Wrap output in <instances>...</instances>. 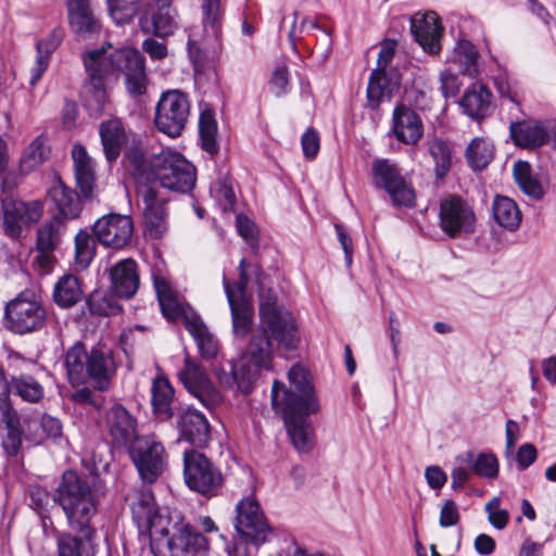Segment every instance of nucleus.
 I'll list each match as a JSON object with an SVG mask.
<instances>
[{
	"label": "nucleus",
	"instance_id": "obj_32",
	"mask_svg": "<svg viewBox=\"0 0 556 556\" xmlns=\"http://www.w3.org/2000/svg\"><path fill=\"white\" fill-rule=\"evenodd\" d=\"M401 85L397 75H389L387 70L376 68L369 77L367 99L370 108L376 109L384 97L390 98Z\"/></svg>",
	"mask_w": 556,
	"mask_h": 556
},
{
	"label": "nucleus",
	"instance_id": "obj_59",
	"mask_svg": "<svg viewBox=\"0 0 556 556\" xmlns=\"http://www.w3.org/2000/svg\"><path fill=\"white\" fill-rule=\"evenodd\" d=\"M237 227L240 236L250 244L251 248H257V240L255 237V225L247 216H237Z\"/></svg>",
	"mask_w": 556,
	"mask_h": 556
},
{
	"label": "nucleus",
	"instance_id": "obj_40",
	"mask_svg": "<svg viewBox=\"0 0 556 556\" xmlns=\"http://www.w3.org/2000/svg\"><path fill=\"white\" fill-rule=\"evenodd\" d=\"M7 430L2 446L9 455H16L22 444L20 417L13 407L0 410V428Z\"/></svg>",
	"mask_w": 556,
	"mask_h": 556
},
{
	"label": "nucleus",
	"instance_id": "obj_57",
	"mask_svg": "<svg viewBox=\"0 0 556 556\" xmlns=\"http://www.w3.org/2000/svg\"><path fill=\"white\" fill-rule=\"evenodd\" d=\"M460 515L456 503L452 500H446L440 511L439 522L443 528L453 527L458 523Z\"/></svg>",
	"mask_w": 556,
	"mask_h": 556
},
{
	"label": "nucleus",
	"instance_id": "obj_41",
	"mask_svg": "<svg viewBox=\"0 0 556 556\" xmlns=\"http://www.w3.org/2000/svg\"><path fill=\"white\" fill-rule=\"evenodd\" d=\"M456 462L466 464L481 478L493 479L498 473V460L492 453L475 454L471 451L456 457Z\"/></svg>",
	"mask_w": 556,
	"mask_h": 556
},
{
	"label": "nucleus",
	"instance_id": "obj_30",
	"mask_svg": "<svg viewBox=\"0 0 556 556\" xmlns=\"http://www.w3.org/2000/svg\"><path fill=\"white\" fill-rule=\"evenodd\" d=\"M67 10L74 33L86 37L99 31L100 25L90 8V0H68Z\"/></svg>",
	"mask_w": 556,
	"mask_h": 556
},
{
	"label": "nucleus",
	"instance_id": "obj_21",
	"mask_svg": "<svg viewBox=\"0 0 556 556\" xmlns=\"http://www.w3.org/2000/svg\"><path fill=\"white\" fill-rule=\"evenodd\" d=\"M136 521L140 530L151 531L156 525L168 523V520L159 514L155 500L151 489L142 484L136 488L126 497Z\"/></svg>",
	"mask_w": 556,
	"mask_h": 556
},
{
	"label": "nucleus",
	"instance_id": "obj_17",
	"mask_svg": "<svg viewBox=\"0 0 556 556\" xmlns=\"http://www.w3.org/2000/svg\"><path fill=\"white\" fill-rule=\"evenodd\" d=\"M3 229L11 238H20L24 228L37 223L42 215L38 201L24 202L7 195L2 200Z\"/></svg>",
	"mask_w": 556,
	"mask_h": 556
},
{
	"label": "nucleus",
	"instance_id": "obj_2",
	"mask_svg": "<svg viewBox=\"0 0 556 556\" xmlns=\"http://www.w3.org/2000/svg\"><path fill=\"white\" fill-rule=\"evenodd\" d=\"M88 84L97 91L99 101L105 98L106 84L114 81L121 74L125 75L127 91L141 96L147 91L144 58L132 48L109 51L100 48L83 55Z\"/></svg>",
	"mask_w": 556,
	"mask_h": 556
},
{
	"label": "nucleus",
	"instance_id": "obj_35",
	"mask_svg": "<svg viewBox=\"0 0 556 556\" xmlns=\"http://www.w3.org/2000/svg\"><path fill=\"white\" fill-rule=\"evenodd\" d=\"M154 288L156 291L157 300L162 314L170 320L179 317L182 318L185 324V314L193 312L191 308H186L177 298L176 292L172 289L168 281L163 277H154Z\"/></svg>",
	"mask_w": 556,
	"mask_h": 556
},
{
	"label": "nucleus",
	"instance_id": "obj_14",
	"mask_svg": "<svg viewBox=\"0 0 556 556\" xmlns=\"http://www.w3.org/2000/svg\"><path fill=\"white\" fill-rule=\"evenodd\" d=\"M440 227L451 238L472 233L476 215L472 207L459 197H448L440 204Z\"/></svg>",
	"mask_w": 556,
	"mask_h": 556
},
{
	"label": "nucleus",
	"instance_id": "obj_44",
	"mask_svg": "<svg viewBox=\"0 0 556 556\" xmlns=\"http://www.w3.org/2000/svg\"><path fill=\"white\" fill-rule=\"evenodd\" d=\"M75 256L74 265L77 269H86L97 251V239H94L87 230L80 229L75 236Z\"/></svg>",
	"mask_w": 556,
	"mask_h": 556
},
{
	"label": "nucleus",
	"instance_id": "obj_20",
	"mask_svg": "<svg viewBox=\"0 0 556 556\" xmlns=\"http://www.w3.org/2000/svg\"><path fill=\"white\" fill-rule=\"evenodd\" d=\"M289 381L292 389L287 390L285 384L275 381L271 388V404L275 408L288 407L289 395L295 399V402H305L308 400L317 401L314 387L311 383L309 372L301 365H293L289 370Z\"/></svg>",
	"mask_w": 556,
	"mask_h": 556
},
{
	"label": "nucleus",
	"instance_id": "obj_63",
	"mask_svg": "<svg viewBox=\"0 0 556 556\" xmlns=\"http://www.w3.org/2000/svg\"><path fill=\"white\" fill-rule=\"evenodd\" d=\"M40 427L48 438L58 439L62 435V424L58 418L53 416L43 415L40 418Z\"/></svg>",
	"mask_w": 556,
	"mask_h": 556
},
{
	"label": "nucleus",
	"instance_id": "obj_23",
	"mask_svg": "<svg viewBox=\"0 0 556 556\" xmlns=\"http://www.w3.org/2000/svg\"><path fill=\"white\" fill-rule=\"evenodd\" d=\"M410 31L424 51L435 54L441 50L443 27L435 12L416 13L410 20Z\"/></svg>",
	"mask_w": 556,
	"mask_h": 556
},
{
	"label": "nucleus",
	"instance_id": "obj_52",
	"mask_svg": "<svg viewBox=\"0 0 556 556\" xmlns=\"http://www.w3.org/2000/svg\"><path fill=\"white\" fill-rule=\"evenodd\" d=\"M244 369H248L247 365H243L239 359L237 364L231 365L230 371H226L223 368H215L214 372L220 386L229 389L237 387L242 393H249L252 391L254 383H250L247 388L243 387L242 378H245V375L243 376Z\"/></svg>",
	"mask_w": 556,
	"mask_h": 556
},
{
	"label": "nucleus",
	"instance_id": "obj_33",
	"mask_svg": "<svg viewBox=\"0 0 556 556\" xmlns=\"http://www.w3.org/2000/svg\"><path fill=\"white\" fill-rule=\"evenodd\" d=\"M62 28H54L47 38L39 40L36 45L37 56L35 64L30 67L29 84L34 86L46 72L49 65L50 55L56 50L63 40Z\"/></svg>",
	"mask_w": 556,
	"mask_h": 556
},
{
	"label": "nucleus",
	"instance_id": "obj_1",
	"mask_svg": "<svg viewBox=\"0 0 556 556\" xmlns=\"http://www.w3.org/2000/svg\"><path fill=\"white\" fill-rule=\"evenodd\" d=\"M53 500L64 511L70 529L79 533L59 535L58 556H94L91 520L98 509V498L88 480L75 471H65Z\"/></svg>",
	"mask_w": 556,
	"mask_h": 556
},
{
	"label": "nucleus",
	"instance_id": "obj_25",
	"mask_svg": "<svg viewBox=\"0 0 556 556\" xmlns=\"http://www.w3.org/2000/svg\"><path fill=\"white\" fill-rule=\"evenodd\" d=\"M392 129L396 139L406 144H415L424 134L419 115L404 104L397 105L393 112Z\"/></svg>",
	"mask_w": 556,
	"mask_h": 556
},
{
	"label": "nucleus",
	"instance_id": "obj_8",
	"mask_svg": "<svg viewBox=\"0 0 556 556\" xmlns=\"http://www.w3.org/2000/svg\"><path fill=\"white\" fill-rule=\"evenodd\" d=\"M276 409L283 415L288 435L295 450L301 453L311 451L314 430L307 417L318 412V401L308 400L300 403L295 402L292 395H289L288 407Z\"/></svg>",
	"mask_w": 556,
	"mask_h": 556
},
{
	"label": "nucleus",
	"instance_id": "obj_64",
	"mask_svg": "<svg viewBox=\"0 0 556 556\" xmlns=\"http://www.w3.org/2000/svg\"><path fill=\"white\" fill-rule=\"evenodd\" d=\"M427 483L431 489H441L447 480V476L439 466H429L425 470Z\"/></svg>",
	"mask_w": 556,
	"mask_h": 556
},
{
	"label": "nucleus",
	"instance_id": "obj_15",
	"mask_svg": "<svg viewBox=\"0 0 556 556\" xmlns=\"http://www.w3.org/2000/svg\"><path fill=\"white\" fill-rule=\"evenodd\" d=\"M178 378L190 394L208 409L215 408L222 402L219 391L213 386L204 368L192 361L189 355L185 357L184 367Z\"/></svg>",
	"mask_w": 556,
	"mask_h": 556
},
{
	"label": "nucleus",
	"instance_id": "obj_10",
	"mask_svg": "<svg viewBox=\"0 0 556 556\" xmlns=\"http://www.w3.org/2000/svg\"><path fill=\"white\" fill-rule=\"evenodd\" d=\"M129 455L143 482L152 483L166 468V452L155 435L139 437L129 446Z\"/></svg>",
	"mask_w": 556,
	"mask_h": 556
},
{
	"label": "nucleus",
	"instance_id": "obj_27",
	"mask_svg": "<svg viewBox=\"0 0 556 556\" xmlns=\"http://www.w3.org/2000/svg\"><path fill=\"white\" fill-rule=\"evenodd\" d=\"M509 134L515 146L522 149H535L543 146L548 134L544 126L538 121L511 122Z\"/></svg>",
	"mask_w": 556,
	"mask_h": 556
},
{
	"label": "nucleus",
	"instance_id": "obj_4",
	"mask_svg": "<svg viewBox=\"0 0 556 556\" xmlns=\"http://www.w3.org/2000/svg\"><path fill=\"white\" fill-rule=\"evenodd\" d=\"M260 329L270 337L279 348L287 351L296 349L300 333L291 313L277 303L270 291L260 292Z\"/></svg>",
	"mask_w": 556,
	"mask_h": 556
},
{
	"label": "nucleus",
	"instance_id": "obj_11",
	"mask_svg": "<svg viewBox=\"0 0 556 556\" xmlns=\"http://www.w3.org/2000/svg\"><path fill=\"white\" fill-rule=\"evenodd\" d=\"M184 477L187 485L203 495H215L223 477L217 467L201 452L190 450L184 453Z\"/></svg>",
	"mask_w": 556,
	"mask_h": 556
},
{
	"label": "nucleus",
	"instance_id": "obj_28",
	"mask_svg": "<svg viewBox=\"0 0 556 556\" xmlns=\"http://www.w3.org/2000/svg\"><path fill=\"white\" fill-rule=\"evenodd\" d=\"M224 289L231 311L233 333L237 337H244L251 329L253 308L244 298H237L231 283L224 277Z\"/></svg>",
	"mask_w": 556,
	"mask_h": 556
},
{
	"label": "nucleus",
	"instance_id": "obj_60",
	"mask_svg": "<svg viewBox=\"0 0 556 556\" xmlns=\"http://www.w3.org/2000/svg\"><path fill=\"white\" fill-rule=\"evenodd\" d=\"M271 88L277 97L287 92L289 85V74L286 65L277 66L270 79Z\"/></svg>",
	"mask_w": 556,
	"mask_h": 556
},
{
	"label": "nucleus",
	"instance_id": "obj_55",
	"mask_svg": "<svg viewBox=\"0 0 556 556\" xmlns=\"http://www.w3.org/2000/svg\"><path fill=\"white\" fill-rule=\"evenodd\" d=\"M88 305L92 313L98 315H112L121 311V306L106 293L96 291L88 299Z\"/></svg>",
	"mask_w": 556,
	"mask_h": 556
},
{
	"label": "nucleus",
	"instance_id": "obj_34",
	"mask_svg": "<svg viewBox=\"0 0 556 556\" xmlns=\"http://www.w3.org/2000/svg\"><path fill=\"white\" fill-rule=\"evenodd\" d=\"M75 178L77 186L84 198L88 199L92 194L94 186V170L92 161L89 157L85 147L75 144L72 150Z\"/></svg>",
	"mask_w": 556,
	"mask_h": 556
},
{
	"label": "nucleus",
	"instance_id": "obj_43",
	"mask_svg": "<svg viewBox=\"0 0 556 556\" xmlns=\"http://www.w3.org/2000/svg\"><path fill=\"white\" fill-rule=\"evenodd\" d=\"M156 11L152 12L153 31L157 37L172 35L177 26L175 20V10L170 5V0H153Z\"/></svg>",
	"mask_w": 556,
	"mask_h": 556
},
{
	"label": "nucleus",
	"instance_id": "obj_56",
	"mask_svg": "<svg viewBox=\"0 0 556 556\" xmlns=\"http://www.w3.org/2000/svg\"><path fill=\"white\" fill-rule=\"evenodd\" d=\"M211 192L222 203L225 210L231 208L236 203V195L231 186L225 180L219 179L211 187Z\"/></svg>",
	"mask_w": 556,
	"mask_h": 556
},
{
	"label": "nucleus",
	"instance_id": "obj_18",
	"mask_svg": "<svg viewBox=\"0 0 556 556\" xmlns=\"http://www.w3.org/2000/svg\"><path fill=\"white\" fill-rule=\"evenodd\" d=\"M92 232L103 247L118 250L129 244L131 240L132 219L128 215L108 214L96 220Z\"/></svg>",
	"mask_w": 556,
	"mask_h": 556
},
{
	"label": "nucleus",
	"instance_id": "obj_5",
	"mask_svg": "<svg viewBox=\"0 0 556 556\" xmlns=\"http://www.w3.org/2000/svg\"><path fill=\"white\" fill-rule=\"evenodd\" d=\"M168 523H160L151 530L150 547L155 556H204L208 541L190 525L180 526L169 534Z\"/></svg>",
	"mask_w": 556,
	"mask_h": 556
},
{
	"label": "nucleus",
	"instance_id": "obj_62",
	"mask_svg": "<svg viewBox=\"0 0 556 556\" xmlns=\"http://www.w3.org/2000/svg\"><path fill=\"white\" fill-rule=\"evenodd\" d=\"M167 216H153L144 218L146 232L150 238L160 239L167 231Z\"/></svg>",
	"mask_w": 556,
	"mask_h": 556
},
{
	"label": "nucleus",
	"instance_id": "obj_61",
	"mask_svg": "<svg viewBox=\"0 0 556 556\" xmlns=\"http://www.w3.org/2000/svg\"><path fill=\"white\" fill-rule=\"evenodd\" d=\"M303 153L307 159H314L319 151V137L315 129H307L301 139Z\"/></svg>",
	"mask_w": 556,
	"mask_h": 556
},
{
	"label": "nucleus",
	"instance_id": "obj_48",
	"mask_svg": "<svg viewBox=\"0 0 556 556\" xmlns=\"http://www.w3.org/2000/svg\"><path fill=\"white\" fill-rule=\"evenodd\" d=\"M137 192L142 199L144 218L153 217L154 215L167 216L166 200L154 186L139 185Z\"/></svg>",
	"mask_w": 556,
	"mask_h": 556
},
{
	"label": "nucleus",
	"instance_id": "obj_50",
	"mask_svg": "<svg viewBox=\"0 0 556 556\" xmlns=\"http://www.w3.org/2000/svg\"><path fill=\"white\" fill-rule=\"evenodd\" d=\"M199 132L202 141V148L210 154L218 151L216 141L217 124L212 111H203L199 119Z\"/></svg>",
	"mask_w": 556,
	"mask_h": 556
},
{
	"label": "nucleus",
	"instance_id": "obj_47",
	"mask_svg": "<svg viewBox=\"0 0 556 556\" xmlns=\"http://www.w3.org/2000/svg\"><path fill=\"white\" fill-rule=\"evenodd\" d=\"M514 177L525 194L535 200H540L543 197V188L541 184L532 177L531 166L528 162L518 161L515 163Z\"/></svg>",
	"mask_w": 556,
	"mask_h": 556
},
{
	"label": "nucleus",
	"instance_id": "obj_45",
	"mask_svg": "<svg viewBox=\"0 0 556 556\" xmlns=\"http://www.w3.org/2000/svg\"><path fill=\"white\" fill-rule=\"evenodd\" d=\"M62 220L54 216L37 230L36 251L54 252L61 241Z\"/></svg>",
	"mask_w": 556,
	"mask_h": 556
},
{
	"label": "nucleus",
	"instance_id": "obj_7",
	"mask_svg": "<svg viewBox=\"0 0 556 556\" xmlns=\"http://www.w3.org/2000/svg\"><path fill=\"white\" fill-rule=\"evenodd\" d=\"M47 320V311L42 303L30 292H21L7 303L4 325L17 334L31 333L40 330Z\"/></svg>",
	"mask_w": 556,
	"mask_h": 556
},
{
	"label": "nucleus",
	"instance_id": "obj_26",
	"mask_svg": "<svg viewBox=\"0 0 556 556\" xmlns=\"http://www.w3.org/2000/svg\"><path fill=\"white\" fill-rule=\"evenodd\" d=\"M185 328L197 343L198 351L204 359H213L219 351L218 340L210 332L206 325L195 312L185 314Z\"/></svg>",
	"mask_w": 556,
	"mask_h": 556
},
{
	"label": "nucleus",
	"instance_id": "obj_49",
	"mask_svg": "<svg viewBox=\"0 0 556 556\" xmlns=\"http://www.w3.org/2000/svg\"><path fill=\"white\" fill-rule=\"evenodd\" d=\"M494 156L493 146L485 139L476 138L467 148L466 157L473 169H482L488 166Z\"/></svg>",
	"mask_w": 556,
	"mask_h": 556
},
{
	"label": "nucleus",
	"instance_id": "obj_6",
	"mask_svg": "<svg viewBox=\"0 0 556 556\" xmlns=\"http://www.w3.org/2000/svg\"><path fill=\"white\" fill-rule=\"evenodd\" d=\"M151 170L165 189L186 193L195 186V168L179 153L162 151L155 154L151 160Z\"/></svg>",
	"mask_w": 556,
	"mask_h": 556
},
{
	"label": "nucleus",
	"instance_id": "obj_37",
	"mask_svg": "<svg viewBox=\"0 0 556 556\" xmlns=\"http://www.w3.org/2000/svg\"><path fill=\"white\" fill-rule=\"evenodd\" d=\"M494 220L508 231H515L521 224V212L516 202L504 195H496L492 204Z\"/></svg>",
	"mask_w": 556,
	"mask_h": 556
},
{
	"label": "nucleus",
	"instance_id": "obj_3",
	"mask_svg": "<svg viewBox=\"0 0 556 556\" xmlns=\"http://www.w3.org/2000/svg\"><path fill=\"white\" fill-rule=\"evenodd\" d=\"M64 365L72 384H81L89 378L93 388L99 391L110 388L117 368L110 348L94 345L87 351L80 341L66 351Z\"/></svg>",
	"mask_w": 556,
	"mask_h": 556
},
{
	"label": "nucleus",
	"instance_id": "obj_24",
	"mask_svg": "<svg viewBox=\"0 0 556 556\" xmlns=\"http://www.w3.org/2000/svg\"><path fill=\"white\" fill-rule=\"evenodd\" d=\"M111 290L121 299L132 298L139 289L138 265L132 258L117 262L110 268Z\"/></svg>",
	"mask_w": 556,
	"mask_h": 556
},
{
	"label": "nucleus",
	"instance_id": "obj_54",
	"mask_svg": "<svg viewBox=\"0 0 556 556\" xmlns=\"http://www.w3.org/2000/svg\"><path fill=\"white\" fill-rule=\"evenodd\" d=\"M109 12L117 24L128 23L138 12L141 0H106Z\"/></svg>",
	"mask_w": 556,
	"mask_h": 556
},
{
	"label": "nucleus",
	"instance_id": "obj_9",
	"mask_svg": "<svg viewBox=\"0 0 556 556\" xmlns=\"http://www.w3.org/2000/svg\"><path fill=\"white\" fill-rule=\"evenodd\" d=\"M371 169L375 186L389 194L394 206L415 205L416 194L412 182L395 163L387 159L376 160Z\"/></svg>",
	"mask_w": 556,
	"mask_h": 556
},
{
	"label": "nucleus",
	"instance_id": "obj_53",
	"mask_svg": "<svg viewBox=\"0 0 556 556\" xmlns=\"http://www.w3.org/2000/svg\"><path fill=\"white\" fill-rule=\"evenodd\" d=\"M428 151L435 163L437 176L444 177L452 164V152L448 144L435 138L428 143Z\"/></svg>",
	"mask_w": 556,
	"mask_h": 556
},
{
	"label": "nucleus",
	"instance_id": "obj_29",
	"mask_svg": "<svg viewBox=\"0 0 556 556\" xmlns=\"http://www.w3.org/2000/svg\"><path fill=\"white\" fill-rule=\"evenodd\" d=\"M99 135L105 159L109 162H114L127 142V135L122 121L111 118L102 122L99 127Z\"/></svg>",
	"mask_w": 556,
	"mask_h": 556
},
{
	"label": "nucleus",
	"instance_id": "obj_38",
	"mask_svg": "<svg viewBox=\"0 0 556 556\" xmlns=\"http://www.w3.org/2000/svg\"><path fill=\"white\" fill-rule=\"evenodd\" d=\"M83 298L79 279L72 274H65L59 278L53 289L55 304L68 308L77 304Z\"/></svg>",
	"mask_w": 556,
	"mask_h": 556
},
{
	"label": "nucleus",
	"instance_id": "obj_22",
	"mask_svg": "<svg viewBox=\"0 0 556 556\" xmlns=\"http://www.w3.org/2000/svg\"><path fill=\"white\" fill-rule=\"evenodd\" d=\"M176 428L181 440L198 447L206 446L211 439V426L206 417L192 407L178 412Z\"/></svg>",
	"mask_w": 556,
	"mask_h": 556
},
{
	"label": "nucleus",
	"instance_id": "obj_42",
	"mask_svg": "<svg viewBox=\"0 0 556 556\" xmlns=\"http://www.w3.org/2000/svg\"><path fill=\"white\" fill-rule=\"evenodd\" d=\"M28 403H38L43 397L42 386L30 375L18 374L10 378V394Z\"/></svg>",
	"mask_w": 556,
	"mask_h": 556
},
{
	"label": "nucleus",
	"instance_id": "obj_16",
	"mask_svg": "<svg viewBox=\"0 0 556 556\" xmlns=\"http://www.w3.org/2000/svg\"><path fill=\"white\" fill-rule=\"evenodd\" d=\"M103 425L115 447H128L139 438L137 418L119 403L104 409Z\"/></svg>",
	"mask_w": 556,
	"mask_h": 556
},
{
	"label": "nucleus",
	"instance_id": "obj_58",
	"mask_svg": "<svg viewBox=\"0 0 556 556\" xmlns=\"http://www.w3.org/2000/svg\"><path fill=\"white\" fill-rule=\"evenodd\" d=\"M441 91L445 98L455 97L460 89L458 76L450 71L440 74Z\"/></svg>",
	"mask_w": 556,
	"mask_h": 556
},
{
	"label": "nucleus",
	"instance_id": "obj_51",
	"mask_svg": "<svg viewBox=\"0 0 556 556\" xmlns=\"http://www.w3.org/2000/svg\"><path fill=\"white\" fill-rule=\"evenodd\" d=\"M457 62L462 67V73L469 77L478 75L479 53L475 46L468 40H459L455 48Z\"/></svg>",
	"mask_w": 556,
	"mask_h": 556
},
{
	"label": "nucleus",
	"instance_id": "obj_36",
	"mask_svg": "<svg viewBox=\"0 0 556 556\" xmlns=\"http://www.w3.org/2000/svg\"><path fill=\"white\" fill-rule=\"evenodd\" d=\"M50 195L64 218L74 219L79 216L83 204L75 190L66 187L62 181H58L50 189Z\"/></svg>",
	"mask_w": 556,
	"mask_h": 556
},
{
	"label": "nucleus",
	"instance_id": "obj_12",
	"mask_svg": "<svg viewBox=\"0 0 556 556\" xmlns=\"http://www.w3.org/2000/svg\"><path fill=\"white\" fill-rule=\"evenodd\" d=\"M189 114L187 96L179 90H168L162 93L156 104L154 123L160 131L177 137L186 127Z\"/></svg>",
	"mask_w": 556,
	"mask_h": 556
},
{
	"label": "nucleus",
	"instance_id": "obj_46",
	"mask_svg": "<svg viewBox=\"0 0 556 556\" xmlns=\"http://www.w3.org/2000/svg\"><path fill=\"white\" fill-rule=\"evenodd\" d=\"M50 149L42 135L34 139L21 157L20 167L24 173H29L42 165L49 157Z\"/></svg>",
	"mask_w": 556,
	"mask_h": 556
},
{
	"label": "nucleus",
	"instance_id": "obj_19",
	"mask_svg": "<svg viewBox=\"0 0 556 556\" xmlns=\"http://www.w3.org/2000/svg\"><path fill=\"white\" fill-rule=\"evenodd\" d=\"M236 529L238 533L254 544H262L270 533L257 502L252 497L241 500L236 507Z\"/></svg>",
	"mask_w": 556,
	"mask_h": 556
},
{
	"label": "nucleus",
	"instance_id": "obj_31",
	"mask_svg": "<svg viewBox=\"0 0 556 556\" xmlns=\"http://www.w3.org/2000/svg\"><path fill=\"white\" fill-rule=\"evenodd\" d=\"M460 106L473 119H482L492 113V93L481 84H475L464 93Z\"/></svg>",
	"mask_w": 556,
	"mask_h": 556
},
{
	"label": "nucleus",
	"instance_id": "obj_13",
	"mask_svg": "<svg viewBox=\"0 0 556 556\" xmlns=\"http://www.w3.org/2000/svg\"><path fill=\"white\" fill-rule=\"evenodd\" d=\"M275 345L270 337L257 327L251 336L250 342L241 355L240 361L247 365L248 369L243 372V387L255 383L261 370H269L274 359Z\"/></svg>",
	"mask_w": 556,
	"mask_h": 556
},
{
	"label": "nucleus",
	"instance_id": "obj_39",
	"mask_svg": "<svg viewBox=\"0 0 556 556\" xmlns=\"http://www.w3.org/2000/svg\"><path fill=\"white\" fill-rule=\"evenodd\" d=\"M174 389L164 377H155L152 382V406L154 414L163 420L173 417L172 402Z\"/></svg>",
	"mask_w": 556,
	"mask_h": 556
}]
</instances>
